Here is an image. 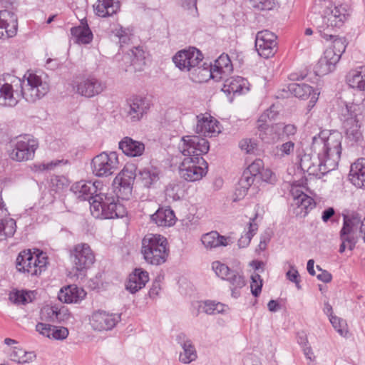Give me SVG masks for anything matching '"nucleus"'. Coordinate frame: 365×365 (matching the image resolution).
I'll list each match as a JSON object with an SVG mask.
<instances>
[{
    "mask_svg": "<svg viewBox=\"0 0 365 365\" xmlns=\"http://www.w3.org/2000/svg\"><path fill=\"white\" fill-rule=\"evenodd\" d=\"M71 190L75 194L76 197L81 200L91 201V197L96 194H98V187L96 182L91 181H79L74 183L71 188Z\"/></svg>",
    "mask_w": 365,
    "mask_h": 365,
    "instance_id": "25",
    "label": "nucleus"
},
{
    "mask_svg": "<svg viewBox=\"0 0 365 365\" xmlns=\"http://www.w3.org/2000/svg\"><path fill=\"white\" fill-rule=\"evenodd\" d=\"M312 153H304L301 158L299 161L300 168L308 174H317V167L313 166L314 153L312 150Z\"/></svg>",
    "mask_w": 365,
    "mask_h": 365,
    "instance_id": "45",
    "label": "nucleus"
},
{
    "mask_svg": "<svg viewBox=\"0 0 365 365\" xmlns=\"http://www.w3.org/2000/svg\"><path fill=\"white\" fill-rule=\"evenodd\" d=\"M119 8L118 0H98L95 11L98 16L107 17L115 14Z\"/></svg>",
    "mask_w": 365,
    "mask_h": 365,
    "instance_id": "35",
    "label": "nucleus"
},
{
    "mask_svg": "<svg viewBox=\"0 0 365 365\" xmlns=\"http://www.w3.org/2000/svg\"><path fill=\"white\" fill-rule=\"evenodd\" d=\"M113 34L118 38L120 46L127 43L130 41V37L126 29L122 26H118L113 30Z\"/></svg>",
    "mask_w": 365,
    "mask_h": 365,
    "instance_id": "61",
    "label": "nucleus"
},
{
    "mask_svg": "<svg viewBox=\"0 0 365 365\" xmlns=\"http://www.w3.org/2000/svg\"><path fill=\"white\" fill-rule=\"evenodd\" d=\"M140 252L146 263L154 266L161 265L169 256L168 240L160 235L148 233L142 240Z\"/></svg>",
    "mask_w": 365,
    "mask_h": 365,
    "instance_id": "5",
    "label": "nucleus"
},
{
    "mask_svg": "<svg viewBox=\"0 0 365 365\" xmlns=\"http://www.w3.org/2000/svg\"><path fill=\"white\" fill-rule=\"evenodd\" d=\"M349 86L359 91H365V66L359 70L350 71L346 77Z\"/></svg>",
    "mask_w": 365,
    "mask_h": 365,
    "instance_id": "38",
    "label": "nucleus"
},
{
    "mask_svg": "<svg viewBox=\"0 0 365 365\" xmlns=\"http://www.w3.org/2000/svg\"><path fill=\"white\" fill-rule=\"evenodd\" d=\"M356 222V218L350 219L348 217L344 216V224L340 231V235H352L353 228Z\"/></svg>",
    "mask_w": 365,
    "mask_h": 365,
    "instance_id": "60",
    "label": "nucleus"
},
{
    "mask_svg": "<svg viewBox=\"0 0 365 365\" xmlns=\"http://www.w3.org/2000/svg\"><path fill=\"white\" fill-rule=\"evenodd\" d=\"M68 185L69 181L68 178L63 175H54L51 179V190L56 192L63 190Z\"/></svg>",
    "mask_w": 365,
    "mask_h": 365,
    "instance_id": "48",
    "label": "nucleus"
},
{
    "mask_svg": "<svg viewBox=\"0 0 365 365\" xmlns=\"http://www.w3.org/2000/svg\"><path fill=\"white\" fill-rule=\"evenodd\" d=\"M68 330L64 327L53 326L51 339L63 340L67 338Z\"/></svg>",
    "mask_w": 365,
    "mask_h": 365,
    "instance_id": "57",
    "label": "nucleus"
},
{
    "mask_svg": "<svg viewBox=\"0 0 365 365\" xmlns=\"http://www.w3.org/2000/svg\"><path fill=\"white\" fill-rule=\"evenodd\" d=\"M166 195L177 201L183 197L184 191L178 184H169L165 190Z\"/></svg>",
    "mask_w": 365,
    "mask_h": 365,
    "instance_id": "52",
    "label": "nucleus"
},
{
    "mask_svg": "<svg viewBox=\"0 0 365 365\" xmlns=\"http://www.w3.org/2000/svg\"><path fill=\"white\" fill-rule=\"evenodd\" d=\"M345 131L346 138L352 144L361 145L363 141L362 133L360 130L359 120L356 122L346 123L342 125Z\"/></svg>",
    "mask_w": 365,
    "mask_h": 365,
    "instance_id": "39",
    "label": "nucleus"
},
{
    "mask_svg": "<svg viewBox=\"0 0 365 365\" xmlns=\"http://www.w3.org/2000/svg\"><path fill=\"white\" fill-rule=\"evenodd\" d=\"M359 106L354 103H346L340 110L339 118L342 125L356 122L357 120Z\"/></svg>",
    "mask_w": 365,
    "mask_h": 365,
    "instance_id": "41",
    "label": "nucleus"
},
{
    "mask_svg": "<svg viewBox=\"0 0 365 365\" xmlns=\"http://www.w3.org/2000/svg\"><path fill=\"white\" fill-rule=\"evenodd\" d=\"M149 281V274L142 268H135L128 275L125 282V289L130 294H135L145 287Z\"/></svg>",
    "mask_w": 365,
    "mask_h": 365,
    "instance_id": "20",
    "label": "nucleus"
},
{
    "mask_svg": "<svg viewBox=\"0 0 365 365\" xmlns=\"http://www.w3.org/2000/svg\"><path fill=\"white\" fill-rule=\"evenodd\" d=\"M257 144L255 140L252 139H244L240 142V147L247 153H252L257 148Z\"/></svg>",
    "mask_w": 365,
    "mask_h": 365,
    "instance_id": "64",
    "label": "nucleus"
},
{
    "mask_svg": "<svg viewBox=\"0 0 365 365\" xmlns=\"http://www.w3.org/2000/svg\"><path fill=\"white\" fill-rule=\"evenodd\" d=\"M229 237L220 235L216 231L204 234L201 237L202 243L206 248L212 249L220 246H227Z\"/></svg>",
    "mask_w": 365,
    "mask_h": 365,
    "instance_id": "36",
    "label": "nucleus"
},
{
    "mask_svg": "<svg viewBox=\"0 0 365 365\" xmlns=\"http://www.w3.org/2000/svg\"><path fill=\"white\" fill-rule=\"evenodd\" d=\"M21 98V79L9 74L0 77V106L14 107Z\"/></svg>",
    "mask_w": 365,
    "mask_h": 365,
    "instance_id": "9",
    "label": "nucleus"
},
{
    "mask_svg": "<svg viewBox=\"0 0 365 365\" xmlns=\"http://www.w3.org/2000/svg\"><path fill=\"white\" fill-rule=\"evenodd\" d=\"M212 267L215 274L222 279L227 278L229 274H230V273L233 271L232 269H230L226 264H222L218 261L214 262L212 263Z\"/></svg>",
    "mask_w": 365,
    "mask_h": 365,
    "instance_id": "53",
    "label": "nucleus"
},
{
    "mask_svg": "<svg viewBox=\"0 0 365 365\" xmlns=\"http://www.w3.org/2000/svg\"><path fill=\"white\" fill-rule=\"evenodd\" d=\"M282 140L285 138H289L290 136L294 135L297 133V128L294 124L279 123Z\"/></svg>",
    "mask_w": 365,
    "mask_h": 365,
    "instance_id": "56",
    "label": "nucleus"
},
{
    "mask_svg": "<svg viewBox=\"0 0 365 365\" xmlns=\"http://www.w3.org/2000/svg\"><path fill=\"white\" fill-rule=\"evenodd\" d=\"M329 321L334 329L341 336H344V330L343 329L345 322L336 316H331Z\"/></svg>",
    "mask_w": 365,
    "mask_h": 365,
    "instance_id": "63",
    "label": "nucleus"
},
{
    "mask_svg": "<svg viewBox=\"0 0 365 365\" xmlns=\"http://www.w3.org/2000/svg\"><path fill=\"white\" fill-rule=\"evenodd\" d=\"M46 253L38 249L24 250L21 251L16 259V267L18 272L31 276L40 275L46 269L48 264Z\"/></svg>",
    "mask_w": 365,
    "mask_h": 365,
    "instance_id": "6",
    "label": "nucleus"
},
{
    "mask_svg": "<svg viewBox=\"0 0 365 365\" xmlns=\"http://www.w3.org/2000/svg\"><path fill=\"white\" fill-rule=\"evenodd\" d=\"M71 35L78 43L87 44L93 40V33L90 29L86 18L81 20V24L71 29Z\"/></svg>",
    "mask_w": 365,
    "mask_h": 365,
    "instance_id": "33",
    "label": "nucleus"
},
{
    "mask_svg": "<svg viewBox=\"0 0 365 365\" xmlns=\"http://www.w3.org/2000/svg\"><path fill=\"white\" fill-rule=\"evenodd\" d=\"M184 159L179 166V174L186 181L200 180L207 172L208 164L202 157L210 150V143L197 135H185L178 147Z\"/></svg>",
    "mask_w": 365,
    "mask_h": 365,
    "instance_id": "1",
    "label": "nucleus"
},
{
    "mask_svg": "<svg viewBox=\"0 0 365 365\" xmlns=\"http://www.w3.org/2000/svg\"><path fill=\"white\" fill-rule=\"evenodd\" d=\"M197 124L195 133L205 137L212 138L220 133V123L210 115L200 114L196 115Z\"/></svg>",
    "mask_w": 365,
    "mask_h": 365,
    "instance_id": "17",
    "label": "nucleus"
},
{
    "mask_svg": "<svg viewBox=\"0 0 365 365\" xmlns=\"http://www.w3.org/2000/svg\"><path fill=\"white\" fill-rule=\"evenodd\" d=\"M118 163L116 152H102L91 161L92 173L98 178L110 176L117 170Z\"/></svg>",
    "mask_w": 365,
    "mask_h": 365,
    "instance_id": "10",
    "label": "nucleus"
},
{
    "mask_svg": "<svg viewBox=\"0 0 365 365\" xmlns=\"http://www.w3.org/2000/svg\"><path fill=\"white\" fill-rule=\"evenodd\" d=\"M343 136L337 130H322L312 138L311 150L327 159L328 168H337L341 154Z\"/></svg>",
    "mask_w": 365,
    "mask_h": 365,
    "instance_id": "3",
    "label": "nucleus"
},
{
    "mask_svg": "<svg viewBox=\"0 0 365 365\" xmlns=\"http://www.w3.org/2000/svg\"><path fill=\"white\" fill-rule=\"evenodd\" d=\"M151 222L158 226L170 227L176 222L173 210L169 207H160L154 214L150 216Z\"/></svg>",
    "mask_w": 365,
    "mask_h": 365,
    "instance_id": "30",
    "label": "nucleus"
},
{
    "mask_svg": "<svg viewBox=\"0 0 365 365\" xmlns=\"http://www.w3.org/2000/svg\"><path fill=\"white\" fill-rule=\"evenodd\" d=\"M278 112L275 110L274 106H270L268 109H267L262 114L260 115L257 120V129L258 131L260 130V126L262 127H267L268 120H274L276 116L277 115Z\"/></svg>",
    "mask_w": 365,
    "mask_h": 365,
    "instance_id": "47",
    "label": "nucleus"
},
{
    "mask_svg": "<svg viewBox=\"0 0 365 365\" xmlns=\"http://www.w3.org/2000/svg\"><path fill=\"white\" fill-rule=\"evenodd\" d=\"M120 320V315L108 314L105 311L98 310L93 313L90 324L96 331H108L112 329Z\"/></svg>",
    "mask_w": 365,
    "mask_h": 365,
    "instance_id": "16",
    "label": "nucleus"
},
{
    "mask_svg": "<svg viewBox=\"0 0 365 365\" xmlns=\"http://www.w3.org/2000/svg\"><path fill=\"white\" fill-rule=\"evenodd\" d=\"M126 103L127 115L131 121L140 120L150 108L149 101L142 96H133L126 101Z\"/></svg>",
    "mask_w": 365,
    "mask_h": 365,
    "instance_id": "18",
    "label": "nucleus"
},
{
    "mask_svg": "<svg viewBox=\"0 0 365 365\" xmlns=\"http://www.w3.org/2000/svg\"><path fill=\"white\" fill-rule=\"evenodd\" d=\"M251 6L259 11H269L274 8L276 0H250Z\"/></svg>",
    "mask_w": 365,
    "mask_h": 365,
    "instance_id": "51",
    "label": "nucleus"
},
{
    "mask_svg": "<svg viewBox=\"0 0 365 365\" xmlns=\"http://www.w3.org/2000/svg\"><path fill=\"white\" fill-rule=\"evenodd\" d=\"M17 30L16 15L9 10L0 11V38L14 37L16 35Z\"/></svg>",
    "mask_w": 365,
    "mask_h": 365,
    "instance_id": "19",
    "label": "nucleus"
},
{
    "mask_svg": "<svg viewBox=\"0 0 365 365\" xmlns=\"http://www.w3.org/2000/svg\"><path fill=\"white\" fill-rule=\"evenodd\" d=\"M255 179V174H251L248 171L244 170L235 189V194L237 197H243L247 194Z\"/></svg>",
    "mask_w": 365,
    "mask_h": 365,
    "instance_id": "40",
    "label": "nucleus"
},
{
    "mask_svg": "<svg viewBox=\"0 0 365 365\" xmlns=\"http://www.w3.org/2000/svg\"><path fill=\"white\" fill-rule=\"evenodd\" d=\"M53 326L49 324L38 322L36 325V330L43 336L51 339Z\"/></svg>",
    "mask_w": 365,
    "mask_h": 365,
    "instance_id": "62",
    "label": "nucleus"
},
{
    "mask_svg": "<svg viewBox=\"0 0 365 365\" xmlns=\"http://www.w3.org/2000/svg\"><path fill=\"white\" fill-rule=\"evenodd\" d=\"M211 68L216 75L222 76V79L232 71L231 60L227 54L224 53L215 60L214 66Z\"/></svg>",
    "mask_w": 365,
    "mask_h": 365,
    "instance_id": "37",
    "label": "nucleus"
},
{
    "mask_svg": "<svg viewBox=\"0 0 365 365\" xmlns=\"http://www.w3.org/2000/svg\"><path fill=\"white\" fill-rule=\"evenodd\" d=\"M315 7L323 9L322 11H319L322 13L321 16L314 21L318 33L327 41L332 40L336 36V29L343 26L346 16H349L346 6H333L332 1L331 5L324 2L319 4L316 0Z\"/></svg>",
    "mask_w": 365,
    "mask_h": 365,
    "instance_id": "2",
    "label": "nucleus"
},
{
    "mask_svg": "<svg viewBox=\"0 0 365 365\" xmlns=\"http://www.w3.org/2000/svg\"><path fill=\"white\" fill-rule=\"evenodd\" d=\"M135 171L134 166H125L114 179V184L118 185L116 195L123 200H128L131 195L133 182L137 177Z\"/></svg>",
    "mask_w": 365,
    "mask_h": 365,
    "instance_id": "13",
    "label": "nucleus"
},
{
    "mask_svg": "<svg viewBox=\"0 0 365 365\" xmlns=\"http://www.w3.org/2000/svg\"><path fill=\"white\" fill-rule=\"evenodd\" d=\"M349 177L355 186L365 188V158H359L351 164Z\"/></svg>",
    "mask_w": 365,
    "mask_h": 365,
    "instance_id": "31",
    "label": "nucleus"
},
{
    "mask_svg": "<svg viewBox=\"0 0 365 365\" xmlns=\"http://www.w3.org/2000/svg\"><path fill=\"white\" fill-rule=\"evenodd\" d=\"M251 292L252 294L257 297L260 294L262 291V279H261V276L259 274L254 273L251 276Z\"/></svg>",
    "mask_w": 365,
    "mask_h": 365,
    "instance_id": "55",
    "label": "nucleus"
},
{
    "mask_svg": "<svg viewBox=\"0 0 365 365\" xmlns=\"http://www.w3.org/2000/svg\"><path fill=\"white\" fill-rule=\"evenodd\" d=\"M331 50H325L323 56L319 59L314 66V73L317 76H324L334 70L336 64L339 62L336 56Z\"/></svg>",
    "mask_w": 365,
    "mask_h": 365,
    "instance_id": "24",
    "label": "nucleus"
},
{
    "mask_svg": "<svg viewBox=\"0 0 365 365\" xmlns=\"http://www.w3.org/2000/svg\"><path fill=\"white\" fill-rule=\"evenodd\" d=\"M177 342L182 349L180 354L179 360L183 364H190L197 358V351L192 341L183 334H179L176 337Z\"/></svg>",
    "mask_w": 365,
    "mask_h": 365,
    "instance_id": "22",
    "label": "nucleus"
},
{
    "mask_svg": "<svg viewBox=\"0 0 365 365\" xmlns=\"http://www.w3.org/2000/svg\"><path fill=\"white\" fill-rule=\"evenodd\" d=\"M73 269L80 273L86 272L95 262V255L86 243L76 245L70 252Z\"/></svg>",
    "mask_w": 365,
    "mask_h": 365,
    "instance_id": "11",
    "label": "nucleus"
},
{
    "mask_svg": "<svg viewBox=\"0 0 365 365\" xmlns=\"http://www.w3.org/2000/svg\"><path fill=\"white\" fill-rule=\"evenodd\" d=\"M38 148V140L31 135L25 134L11 140L9 155L10 158L15 161H28L34 158Z\"/></svg>",
    "mask_w": 365,
    "mask_h": 365,
    "instance_id": "7",
    "label": "nucleus"
},
{
    "mask_svg": "<svg viewBox=\"0 0 365 365\" xmlns=\"http://www.w3.org/2000/svg\"><path fill=\"white\" fill-rule=\"evenodd\" d=\"M160 174L158 168L150 166L140 170L137 178L143 187L150 188L159 181Z\"/></svg>",
    "mask_w": 365,
    "mask_h": 365,
    "instance_id": "32",
    "label": "nucleus"
},
{
    "mask_svg": "<svg viewBox=\"0 0 365 365\" xmlns=\"http://www.w3.org/2000/svg\"><path fill=\"white\" fill-rule=\"evenodd\" d=\"M336 37V36L332 38L334 39L332 45L326 50L332 51V53L338 57L337 61H339L342 53L345 51L346 46L345 44V41L343 38Z\"/></svg>",
    "mask_w": 365,
    "mask_h": 365,
    "instance_id": "50",
    "label": "nucleus"
},
{
    "mask_svg": "<svg viewBox=\"0 0 365 365\" xmlns=\"http://www.w3.org/2000/svg\"><path fill=\"white\" fill-rule=\"evenodd\" d=\"M120 198L112 192L96 194L91 197L90 210L95 218L114 219L126 215L125 207L119 202Z\"/></svg>",
    "mask_w": 365,
    "mask_h": 365,
    "instance_id": "4",
    "label": "nucleus"
},
{
    "mask_svg": "<svg viewBox=\"0 0 365 365\" xmlns=\"http://www.w3.org/2000/svg\"><path fill=\"white\" fill-rule=\"evenodd\" d=\"M202 59V52L195 47L180 50L173 57L175 65L182 71H191L195 66L200 65Z\"/></svg>",
    "mask_w": 365,
    "mask_h": 365,
    "instance_id": "12",
    "label": "nucleus"
},
{
    "mask_svg": "<svg viewBox=\"0 0 365 365\" xmlns=\"http://www.w3.org/2000/svg\"><path fill=\"white\" fill-rule=\"evenodd\" d=\"M204 63L202 66L198 65L195 66L191 71H190V78L194 82L201 83L207 81L210 78H212L217 81L221 80L222 76L215 74V71H212L211 66H205Z\"/></svg>",
    "mask_w": 365,
    "mask_h": 365,
    "instance_id": "29",
    "label": "nucleus"
},
{
    "mask_svg": "<svg viewBox=\"0 0 365 365\" xmlns=\"http://www.w3.org/2000/svg\"><path fill=\"white\" fill-rule=\"evenodd\" d=\"M32 292L25 290H16L11 292L9 296V300L15 304H26L32 301Z\"/></svg>",
    "mask_w": 365,
    "mask_h": 365,
    "instance_id": "44",
    "label": "nucleus"
},
{
    "mask_svg": "<svg viewBox=\"0 0 365 365\" xmlns=\"http://www.w3.org/2000/svg\"><path fill=\"white\" fill-rule=\"evenodd\" d=\"M73 88L78 94L92 98L101 94L106 88V83L96 77L89 76L76 82Z\"/></svg>",
    "mask_w": 365,
    "mask_h": 365,
    "instance_id": "15",
    "label": "nucleus"
},
{
    "mask_svg": "<svg viewBox=\"0 0 365 365\" xmlns=\"http://www.w3.org/2000/svg\"><path fill=\"white\" fill-rule=\"evenodd\" d=\"M277 36L268 31H259L256 35L255 47L258 54L264 58H269L273 56L277 52Z\"/></svg>",
    "mask_w": 365,
    "mask_h": 365,
    "instance_id": "14",
    "label": "nucleus"
},
{
    "mask_svg": "<svg viewBox=\"0 0 365 365\" xmlns=\"http://www.w3.org/2000/svg\"><path fill=\"white\" fill-rule=\"evenodd\" d=\"M122 152L130 157L141 156L145 151V145L141 141L133 140L130 137H124L118 143Z\"/></svg>",
    "mask_w": 365,
    "mask_h": 365,
    "instance_id": "26",
    "label": "nucleus"
},
{
    "mask_svg": "<svg viewBox=\"0 0 365 365\" xmlns=\"http://www.w3.org/2000/svg\"><path fill=\"white\" fill-rule=\"evenodd\" d=\"M292 195L293 202L292 205L296 207L295 213L297 215L305 217L315 207L314 199L304 192L297 190L292 191Z\"/></svg>",
    "mask_w": 365,
    "mask_h": 365,
    "instance_id": "21",
    "label": "nucleus"
},
{
    "mask_svg": "<svg viewBox=\"0 0 365 365\" xmlns=\"http://www.w3.org/2000/svg\"><path fill=\"white\" fill-rule=\"evenodd\" d=\"M257 230V225L250 221L248 224V230L238 240L237 245L239 247H247L250 245V241L252 237L255 235Z\"/></svg>",
    "mask_w": 365,
    "mask_h": 365,
    "instance_id": "46",
    "label": "nucleus"
},
{
    "mask_svg": "<svg viewBox=\"0 0 365 365\" xmlns=\"http://www.w3.org/2000/svg\"><path fill=\"white\" fill-rule=\"evenodd\" d=\"M247 79L241 76H233L225 80L222 91L227 94H242L249 91Z\"/></svg>",
    "mask_w": 365,
    "mask_h": 365,
    "instance_id": "27",
    "label": "nucleus"
},
{
    "mask_svg": "<svg viewBox=\"0 0 365 365\" xmlns=\"http://www.w3.org/2000/svg\"><path fill=\"white\" fill-rule=\"evenodd\" d=\"M288 91L295 97L307 99L310 97L309 104L313 106L318 99L319 93L306 83H291L287 86Z\"/></svg>",
    "mask_w": 365,
    "mask_h": 365,
    "instance_id": "23",
    "label": "nucleus"
},
{
    "mask_svg": "<svg viewBox=\"0 0 365 365\" xmlns=\"http://www.w3.org/2000/svg\"><path fill=\"white\" fill-rule=\"evenodd\" d=\"M260 126L259 130V137L265 143H275L282 140V134L279 129V123L273 124L270 126Z\"/></svg>",
    "mask_w": 365,
    "mask_h": 365,
    "instance_id": "34",
    "label": "nucleus"
},
{
    "mask_svg": "<svg viewBox=\"0 0 365 365\" xmlns=\"http://www.w3.org/2000/svg\"><path fill=\"white\" fill-rule=\"evenodd\" d=\"M225 280L230 282V287H243L245 285L244 277L235 270H233Z\"/></svg>",
    "mask_w": 365,
    "mask_h": 365,
    "instance_id": "54",
    "label": "nucleus"
},
{
    "mask_svg": "<svg viewBox=\"0 0 365 365\" xmlns=\"http://www.w3.org/2000/svg\"><path fill=\"white\" fill-rule=\"evenodd\" d=\"M315 155H314V160H313V166L317 167V168H319L317 170V174H309V175H313L317 178H322L324 176L326 173L336 169V168H328V162L327 159L324 158L323 156H319L318 154L314 153Z\"/></svg>",
    "mask_w": 365,
    "mask_h": 365,
    "instance_id": "43",
    "label": "nucleus"
},
{
    "mask_svg": "<svg viewBox=\"0 0 365 365\" xmlns=\"http://www.w3.org/2000/svg\"><path fill=\"white\" fill-rule=\"evenodd\" d=\"M86 295V293L83 289H80L76 285H69L61 289L58 298L64 303H78Z\"/></svg>",
    "mask_w": 365,
    "mask_h": 365,
    "instance_id": "28",
    "label": "nucleus"
},
{
    "mask_svg": "<svg viewBox=\"0 0 365 365\" xmlns=\"http://www.w3.org/2000/svg\"><path fill=\"white\" fill-rule=\"evenodd\" d=\"M16 230V221L12 218L0 222V241L14 236Z\"/></svg>",
    "mask_w": 365,
    "mask_h": 365,
    "instance_id": "42",
    "label": "nucleus"
},
{
    "mask_svg": "<svg viewBox=\"0 0 365 365\" xmlns=\"http://www.w3.org/2000/svg\"><path fill=\"white\" fill-rule=\"evenodd\" d=\"M263 161L260 159H257L250 164L245 170L248 171L251 174H255V177L258 178L263 169Z\"/></svg>",
    "mask_w": 365,
    "mask_h": 365,
    "instance_id": "59",
    "label": "nucleus"
},
{
    "mask_svg": "<svg viewBox=\"0 0 365 365\" xmlns=\"http://www.w3.org/2000/svg\"><path fill=\"white\" fill-rule=\"evenodd\" d=\"M294 145V143L291 140L279 145L274 149V155L280 158L289 155L293 153Z\"/></svg>",
    "mask_w": 365,
    "mask_h": 365,
    "instance_id": "49",
    "label": "nucleus"
},
{
    "mask_svg": "<svg viewBox=\"0 0 365 365\" xmlns=\"http://www.w3.org/2000/svg\"><path fill=\"white\" fill-rule=\"evenodd\" d=\"M131 51L133 56L132 59L133 64L138 63L139 65H144L145 56L142 47H135Z\"/></svg>",
    "mask_w": 365,
    "mask_h": 365,
    "instance_id": "58",
    "label": "nucleus"
},
{
    "mask_svg": "<svg viewBox=\"0 0 365 365\" xmlns=\"http://www.w3.org/2000/svg\"><path fill=\"white\" fill-rule=\"evenodd\" d=\"M24 77L26 78V83L21 81V91L22 98L27 102L35 103L48 93L49 84L41 76L28 73Z\"/></svg>",
    "mask_w": 365,
    "mask_h": 365,
    "instance_id": "8",
    "label": "nucleus"
}]
</instances>
